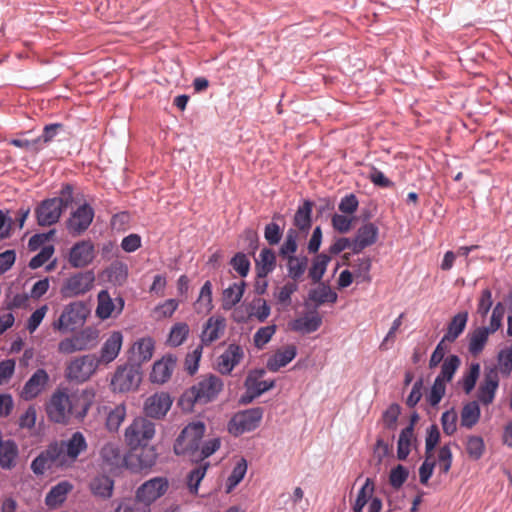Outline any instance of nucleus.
Here are the masks:
<instances>
[{"mask_svg": "<svg viewBox=\"0 0 512 512\" xmlns=\"http://www.w3.org/2000/svg\"><path fill=\"white\" fill-rule=\"evenodd\" d=\"M331 261L330 256L321 253L314 257L312 265L309 268L308 275L314 283L320 282L327 270V266Z\"/></svg>", "mask_w": 512, "mask_h": 512, "instance_id": "39", "label": "nucleus"}, {"mask_svg": "<svg viewBox=\"0 0 512 512\" xmlns=\"http://www.w3.org/2000/svg\"><path fill=\"white\" fill-rule=\"evenodd\" d=\"M73 485L69 481H61L53 486L45 497V504L55 509L61 506L67 499V495L72 491Z\"/></svg>", "mask_w": 512, "mask_h": 512, "instance_id": "27", "label": "nucleus"}, {"mask_svg": "<svg viewBox=\"0 0 512 512\" xmlns=\"http://www.w3.org/2000/svg\"><path fill=\"white\" fill-rule=\"evenodd\" d=\"M126 417V406L121 403L112 408L106 418V428L110 432L118 431L119 427L123 423Z\"/></svg>", "mask_w": 512, "mask_h": 512, "instance_id": "44", "label": "nucleus"}, {"mask_svg": "<svg viewBox=\"0 0 512 512\" xmlns=\"http://www.w3.org/2000/svg\"><path fill=\"white\" fill-rule=\"evenodd\" d=\"M212 308V284L210 281H206L201 287L197 299V309L199 312H210Z\"/></svg>", "mask_w": 512, "mask_h": 512, "instance_id": "51", "label": "nucleus"}, {"mask_svg": "<svg viewBox=\"0 0 512 512\" xmlns=\"http://www.w3.org/2000/svg\"><path fill=\"white\" fill-rule=\"evenodd\" d=\"M19 450L15 441L0 439V467L11 470L16 465Z\"/></svg>", "mask_w": 512, "mask_h": 512, "instance_id": "30", "label": "nucleus"}, {"mask_svg": "<svg viewBox=\"0 0 512 512\" xmlns=\"http://www.w3.org/2000/svg\"><path fill=\"white\" fill-rule=\"evenodd\" d=\"M207 471V465L199 466L192 471L189 472L187 477V485L189 488V491L192 494L198 493V488L200 485V482L204 478Z\"/></svg>", "mask_w": 512, "mask_h": 512, "instance_id": "55", "label": "nucleus"}, {"mask_svg": "<svg viewBox=\"0 0 512 512\" xmlns=\"http://www.w3.org/2000/svg\"><path fill=\"white\" fill-rule=\"evenodd\" d=\"M155 424L145 417L135 418L125 429L124 440L133 450L147 445L155 436Z\"/></svg>", "mask_w": 512, "mask_h": 512, "instance_id": "5", "label": "nucleus"}, {"mask_svg": "<svg viewBox=\"0 0 512 512\" xmlns=\"http://www.w3.org/2000/svg\"><path fill=\"white\" fill-rule=\"evenodd\" d=\"M297 355V348L295 345H287L282 349L277 350L267 360L266 367L271 372H277L280 368L289 364Z\"/></svg>", "mask_w": 512, "mask_h": 512, "instance_id": "26", "label": "nucleus"}, {"mask_svg": "<svg viewBox=\"0 0 512 512\" xmlns=\"http://www.w3.org/2000/svg\"><path fill=\"white\" fill-rule=\"evenodd\" d=\"M270 311V306L266 300L258 298L253 301L251 315L259 322H264L269 317Z\"/></svg>", "mask_w": 512, "mask_h": 512, "instance_id": "59", "label": "nucleus"}, {"mask_svg": "<svg viewBox=\"0 0 512 512\" xmlns=\"http://www.w3.org/2000/svg\"><path fill=\"white\" fill-rule=\"evenodd\" d=\"M91 393L83 391L80 397L69 395L64 389L55 390L45 404L48 419L56 424L66 425L72 416L83 419L91 405Z\"/></svg>", "mask_w": 512, "mask_h": 512, "instance_id": "1", "label": "nucleus"}, {"mask_svg": "<svg viewBox=\"0 0 512 512\" xmlns=\"http://www.w3.org/2000/svg\"><path fill=\"white\" fill-rule=\"evenodd\" d=\"M408 475V470L403 465L399 464L391 470L389 482L393 488L399 489L407 480Z\"/></svg>", "mask_w": 512, "mask_h": 512, "instance_id": "58", "label": "nucleus"}, {"mask_svg": "<svg viewBox=\"0 0 512 512\" xmlns=\"http://www.w3.org/2000/svg\"><path fill=\"white\" fill-rule=\"evenodd\" d=\"M95 258V247L90 240L75 243L69 253V263L74 268H83L92 263Z\"/></svg>", "mask_w": 512, "mask_h": 512, "instance_id": "18", "label": "nucleus"}, {"mask_svg": "<svg viewBox=\"0 0 512 512\" xmlns=\"http://www.w3.org/2000/svg\"><path fill=\"white\" fill-rule=\"evenodd\" d=\"M230 264L241 277H246L250 271L251 264L248 257L244 253H236L235 256L231 259Z\"/></svg>", "mask_w": 512, "mask_h": 512, "instance_id": "56", "label": "nucleus"}, {"mask_svg": "<svg viewBox=\"0 0 512 512\" xmlns=\"http://www.w3.org/2000/svg\"><path fill=\"white\" fill-rule=\"evenodd\" d=\"M124 309V300L121 297L113 299L107 290H101L97 295L96 316L101 320L119 315Z\"/></svg>", "mask_w": 512, "mask_h": 512, "instance_id": "15", "label": "nucleus"}, {"mask_svg": "<svg viewBox=\"0 0 512 512\" xmlns=\"http://www.w3.org/2000/svg\"><path fill=\"white\" fill-rule=\"evenodd\" d=\"M226 319L221 315H214L207 319L200 334L201 344L209 346L219 340L226 330Z\"/></svg>", "mask_w": 512, "mask_h": 512, "instance_id": "20", "label": "nucleus"}, {"mask_svg": "<svg viewBox=\"0 0 512 512\" xmlns=\"http://www.w3.org/2000/svg\"><path fill=\"white\" fill-rule=\"evenodd\" d=\"M263 417V409L250 408L236 413L228 423V431L234 436L255 430Z\"/></svg>", "mask_w": 512, "mask_h": 512, "instance_id": "10", "label": "nucleus"}, {"mask_svg": "<svg viewBox=\"0 0 512 512\" xmlns=\"http://www.w3.org/2000/svg\"><path fill=\"white\" fill-rule=\"evenodd\" d=\"M400 415V406L398 404H391L383 413V422L387 429L395 430L397 420Z\"/></svg>", "mask_w": 512, "mask_h": 512, "instance_id": "62", "label": "nucleus"}, {"mask_svg": "<svg viewBox=\"0 0 512 512\" xmlns=\"http://www.w3.org/2000/svg\"><path fill=\"white\" fill-rule=\"evenodd\" d=\"M457 412L454 409H450L442 413L441 424L445 434L452 435L457 430Z\"/></svg>", "mask_w": 512, "mask_h": 512, "instance_id": "57", "label": "nucleus"}, {"mask_svg": "<svg viewBox=\"0 0 512 512\" xmlns=\"http://www.w3.org/2000/svg\"><path fill=\"white\" fill-rule=\"evenodd\" d=\"M499 385L498 373L496 370L491 369L485 373L483 382L478 390V399L485 405L493 402L495 392Z\"/></svg>", "mask_w": 512, "mask_h": 512, "instance_id": "25", "label": "nucleus"}, {"mask_svg": "<svg viewBox=\"0 0 512 512\" xmlns=\"http://www.w3.org/2000/svg\"><path fill=\"white\" fill-rule=\"evenodd\" d=\"M245 291V282L233 283L224 289L222 294V308L226 311L231 310L243 297Z\"/></svg>", "mask_w": 512, "mask_h": 512, "instance_id": "32", "label": "nucleus"}, {"mask_svg": "<svg viewBox=\"0 0 512 512\" xmlns=\"http://www.w3.org/2000/svg\"><path fill=\"white\" fill-rule=\"evenodd\" d=\"M413 439V423H410L399 435L397 444V457L399 460H405L408 457Z\"/></svg>", "mask_w": 512, "mask_h": 512, "instance_id": "38", "label": "nucleus"}, {"mask_svg": "<svg viewBox=\"0 0 512 512\" xmlns=\"http://www.w3.org/2000/svg\"><path fill=\"white\" fill-rule=\"evenodd\" d=\"M176 365V359L171 356H164L160 360L156 361L152 367L150 373V380L153 383L163 384L167 382Z\"/></svg>", "mask_w": 512, "mask_h": 512, "instance_id": "24", "label": "nucleus"}, {"mask_svg": "<svg viewBox=\"0 0 512 512\" xmlns=\"http://www.w3.org/2000/svg\"><path fill=\"white\" fill-rule=\"evenodd\" d=\"M90 488L92 493L95 496L102 497L104 499L110 498L113 493L114 482L108 476L101 475L95 477L91 484Z\"/></svg>", "mask_w": 512, "mask_h": 512, "instance_id": "36", "label": "nucleus"}, {"mask_svg": "<svg viewBox=\"0 0 512 512\" xmlns=\"http://www.w3.org/2000/svg\"><path fill=\"white\" fill-rule=\"evenodd\" d=\"M114 512H151V508L139 500L135 494L134 498L121 500Z\"/></svg>", "mask_w": 512, "mask_h": 512, "instance_id": "47", "label": "nucleus"}, {"mask_svg": "<svg viewBox=\"0 0 512 512\" xmlns=\"http://www.w3.org/2000/svg\"><path fill=\"white\" fill-rule=\"evenodd\" d=\"M287 260L288 276L294 281L299 280L305 273L308 266V258L304 255L291 256L285 258Z\"/></svg>", "mask_w": 512, "mask_h": 512, "instance_id": "35", "label": "nucleus"}, {"mask_svg": "<svg viewBox=\"0 0 512 512\" xmlns=\"http://www.w3.org/2000/svg\"><path fill=\"white\" fill-rule=\"evenodd\" d=\"M312 204L306 201L298 208L294 216V224L302 231H307L311 226Z\"/></svg>", "mask_w": 512, "mask_h": 512, "instance_id": "48", "label": "nucleus"}, {"mask_svg": "<svg viewBox=\"0 0 512 512\" xmlns=\"http://www.w3.org/2000/svg\"><path fill=\"white\" fill-rule=\"evenodd\" d=\"M466 451L471 459H480L485 451L483 438L475 435L469 436L466 441Z\"/></svg>", "mask_w": 512, "mask_h": 512, "instance_id": "53", "label": "nucleus"}, {"mask_svg": "<svg viewBox=\"0 0 512 512\" xmlns=\"http://www.w3.org/2000/svg\"><path fill=\"white\" fill-rule=\"evenodd\" d=\"M61 455L58 442H53L32 461L31 470L36 475H43L47 469L63 467Z\"/></svg>", "mask_w": 512, "mask_h": 512, "instance_id": "12", "label": "nucleus"}, {"mask_svg": "<svg viewBox=\"0 0 512 512\" xmlns=\"http://www.w3.org/2000/svg\"><path fill=\"white\" fill-rule=\"evenodd\" d=\"M123 334L120 331H112L104 340L99 356H96L100 365L112 363L120 354L123 345Z\"/></svg>", "mask_w": 512, "mask_h": 512, "instance_id": "17", "label": "nucleus"}, {"mask_svg": "<svg viewBox=\"0 0 512 512\" xmlns=\"http://www.w3.org/2000/svg\"><path fill=\"white\" fill-rule=\"evenodd\" d=\"M54 247L52 245L44 246L40 252L35 255L29 262L31 269H37L44 265L53 255Z\"/></svg>", "mask_w": 512, "mask_h": 512, "instance_id": "63", "label": "nucleus"}, {"mask_svg": "<svg viewBox=\"0 0 512 512\" xmlns=\"http://www.w3.org/2000/svg\"><path fill=\"white\" fill-rule=\"evenodd\" d=\"M309 300L320 306L326 302L335 303L337 294L329 286L321 285L309 292Z\"/></svg>", "mask_w": 512, "mask_h": 512, "instance_id": "43", "label": "nucleus"}, {"mask_svg": "<svg viewBox=\"0 0 512 512\" xmlns=\"http://www.w3.org/2000/svg\"><path fill=\"white\" fill-rule=\"evenodd\" d=\"M95 283L93 271L77 272L64 280L60 288L62 298H75L91 291Z\"/></svg>", "mask_w": 512, "mask_h": 512, "instance_id": "8", "label": "nucleus"}, {"mask_svg": "<svg viewBox=\"0 0 512 512\" xmlns=\"http://www.w3.org/2000/svg\"><path fill=\"white\" fill-rule=\"evenodd\" d=\"M205 431L206 426L203 422L189 423L176 438L173 447L174 453L178 456H195L199 452L200 442Z\"/></svg>", "mask_w": 512, "mask_h": 512, "instance_id": "3", "label": "nucleus"}, {"mask_svg": "<svg viewBox=\"0 0 512 512\" xmlns=\"http://www.w3.org/2000/svg\"><path fill=\"white\" fill-rule=\"evenodd\" d=\"M276 332V325H268L259 328L253 336V342L256 348L263 349L271 340Z\"/></svg>", "mask_w": 512, "mask_h": 512, "instance_id": "54", "label": "nucleus"}, {"mask_svg": "<svg viewBox=\"0 0 512 512\" xmlns=\"http://www.w3.org/2000/svg\"><path fill=\"white\" fill-rule=\"evenodd\" d=\"M172 403V398L168 393L158 392L145 400L143 411L147 417L161 419L166 416Z\"/></svg>", "mask_w": 512, "mask_h": 512, "instance_id": "14", "label": "nucleus"}, {"mask_svg": "<svg viewBox=\"0 0 512 512\" xmlns=\"http://www.w3.org/2000/svg\"><path fill=\"white\" fill-rule=\"evenodd\" d=\"M100 366L93 354L73 358L66 367L65 376L68 380L83 383L89 380Z\"/></svg>", "mask_w": 512, "mask_h": 512, "instance_id": "7", "label": "nucleus"}, {"mask_svg": "<svg viewBox=\"0 0 512 512\" xmlns=\"http://www.w3.org/2000/svg\"><path fill=\"white\" fill-rule=\"evenodd\" d=\"M264 374L265 371L263 369L253 370L248 374L245 380V387L247 392L251 393V395L247 399L243 398V403L252 401L253 398L260 396L274 387L275 382L273 380H261Z\"/></svg>", "mask_w": 512, "mask_h": 512, "instance_id": "21", "label": "nucleus"}, {"mask_svg": "<svg viewBox=\"0 0 512 512\" xmlns=\"http://www.w3.org/2000/svg\"><path fill=\"white\" fill-rule=\"evenodd\" d=\"M243 358V348L235 343L229 344L227 349L218 357L217 369L221 374L228 375Z\"/></svg>", "mask_w": 512, "mask_h": 512, "instance_id": "22", "label": "nucleus"}, {"mask_svg": "<svg viewBox=\"0 0 512 512\" xmlns=\"http://www.w3.org/2000/svg\"><path fill=\"white\" fill-rule=\"evenodd\" d=\"M88 315L89 309L84 302H70L64 306L59 318L52 323V327L61 333L74 332L84 325Z\"/></svg>", "mask_w": 512, "mask_h": 512, "instance_id": "4", "label": "nucleus"}, {"mask_svg": "<svg viewBox=\"0 0 512 512\" xmlns=\"http://www.w3.org/2000/svg\"><path fill=\"white\" fill-rule=\"evenodd\" d=\"M169 489V481L166 477H154L142 483L136 490L137 498L149 508L159 498L164 496Z\"/></svg>", "mask_w": 512, "mask_h": 512, "instance_id": "11", "label": "nucleus"}, {"mask_svg": "<svg viewBox=\"0 0 512 512\" xmlns=\"http://www.w3.org/2000/svg\"><path fill=\"white\" fill-rule=\"evenodd\" d=\"M94 218V210L88 204H83L74 211L67 220V229L73 236L85 232Z\"/></svg>", "mask_w": 512, "mask_h": 512, "instance_id": "16", "label": "nucleus"}, {"mask_svg": "<svg viewBox=\"0 0 512 512\" xmlns=\"http://www.w3.org/2000/svg\"><path fill=\"white\" fill-rule=\"evenodd\" d=\"M247 461L241 458L235 464L226 482V492L230 493L244 478L247 472Z\"/></svg>", "mask_w": 512, "mask_h": 512, "instance_id": "45", "label": "nucleus"}, {"mask_svg": "<svg viewBox=\"0 0 512 512\" xmlns=\"http://www.w3.org/2000/svg\"><path fill=\"white\" fill-rule=\"evenodd\" d=\"M276 267L275 253L269 248H263L256 259V272L258 277H267Z\"/></svg>", "mask_w": 512, "mask_h": 512, "instance_id": "33", "label": "nucleus"}, {"mask_svg": "<svg viewBox=\"0 0 512 512\" xmlns=\"http://www.w3.org/2000/svg\"><path fill=\"white\" fill-rule=\"evenodd\" d=\"M498 369L503 375H509L512 371V346L499 352Z\"/></svg>", "mask_w": 512, "mask_h": 512, "instance_id": "60", "label": "nucleus"}, {"mask_svg": "<svg viewBox=\"0 0 512 512\" xmlns=\"http://www.w3.org/2000/svg\"><path fill=\"white\" fill-rule=\"evenodd\" d=\"M178 306H179L178 300L167 299L164 302L156 305L153 308L151 315H152L153 319H155L157 321H160V320H163L166 318H170L174 314V312L177 310Z\"/></svg>", "mask_w": 512, "mask_h": 512, "instance_id": "46", "label": "nucleus"}, {"mask_svg": "<svg viewBox=\"0 0 512 512\" xmlns=\"http://www.w3.org/2000/svg\"><path fill=\"white\" fill-rule=\"evenodd\" d=\"M290 512H305L307 509V501L304 500V492L300 487H296L290 497Z\"/></svg>", "mask_w": 512, "mask_h": 512, "instance_id": "64", "label": "nucleus"}, {"mask_svg": "<svg viewBox=\"0 0 512 512\" xmlns=\"http://www.w3.org/2000/svg\"><path fill=\"white\" fill-rule=\"evenodd\" d=\"M481 411L476 401L465 404L461 411V426L471 429L480 419Z\"/></svg>", "mask_w": 512, "mask_h": 512, "instance_id": "37", "label": "nucleus"}, {"mask_svg": "<svg viewBox=\"0 0 512 512\" xmlns=\"http://www.w3.org/2000/svg\"><path fill=\"white\" fill-rule=\"evenodd\" d=\"M58 444L62 454L60 460L63 461V467L73 464L77 457L87 449L86 439L81 432L73 433L68 440Z\"/></svg>", "mask_w": 512, "mask_h": 512, "instance_id": "13", "label": "nucleus"}, {"mask_svg": "<svg viewBox=\"0 0 512 512\" xmlns=\"http://www.w3.org/2000/svg\"><path fill=\"white\" fill-rule=\"evenodd\" d=\"M49 381L50 376L47 371L43 368L37 369L24 384L21 397L26 401L35 399L46 389Z\"/></svg>", "mask_w": 512, "mask_h": 512, "instance_id": "19", "label": "nucleus"}, {"mask_svg": "<svg viewBox=\"0 0 512 512\" xmlns=\"http://www.w3.org/2000/svg\"><path fill=\"white\" fill-rule=\"evenodd\" d=\"M467 321V312H460L456 314L448 324L447 332L442 338L443 341L454 342L465 330Z\"/></svg>", "mask_w": 512, "mask_h": 512, "instance_id": "34", "label": "nucleus"}, {"mask_svg": "<svg viewBox=\"0 0 512 512\" xmlns=\"http://www.w3.org/2000/svg\"><path fill=\"white\" fill-rule=\"evenodd\" d=\"M446 391V383L442 382L440 378H435L434 383L431 387L428 395V402L432 406L439 404Z\"/></svg>", "mask_w": 512, "mask_h": 512, "instance_id": "61", "label": "nucleus"}, {"mask_svg": "<svg viewBox=\"0 0 512 512\" xmlns=\"http://www.w3.org/2000/svg\"><path fill=\"white\" fill-rule=\"evenodd\" d=\"M100 456L103 464L110 471L122 466L124 462L120 445L117 443L105 444L100 451Z\"/></svg>", "mask_w": 512, "mask_h": 512, "instance_id": "28", "label": "nucleus"}, {"mask_svg": "<svg viewBox=\"0 0 512 512\" xmlns=\"http://www.w3.org/2000/svg\"><path fill=\"white\" fill-rule=\"evenodd\" d=\"M141 372L132 364L117 367L112 376L110 386L113 392L126 393L134 391L141 383Z\"/></svg>", "mask_w": 512, "mask_h": 512, "instance_id": "9", "label": "nucleus"}, {"mask_svg": "<svg viewBox=\"0 0 512 512\" xmlns=\"http://www.w3.org/2000/svg\"><path fill=\"white\" fill-rule=\"evenodd\" d=\"M190 328L184 322L175 323L169 332L167 344L171 347H178L182 345L188 338Z\"/></svg>", "mask_w": 512, "mask_h": 512, "instance_id": "41", "label": "nucleus"}, {"mask_svg": "<svg viewBox=\"0 0 512 512\" xmlns=\"http://www.w3.org/2000/svg\"><path fill=\"white\" fill-rule=\"evenodd\" d=\"M321 324L322 318L317 312H312L293 320L290 328L295 332L309 334L317 331Z\"/></svg>", "mask_w": 512, "mask_h": 512, "instance_id": "29", "label": "nucleus"}, {"mask_svg": "<svg viewBox=\"0 0 512 512\" xmlns=\"http://www.w3.org/2000/svg\"><path fill=\"white\" fill-rule=\"evenodd\" d=\"M154 348L155 342L151 337L140 338L132 345V356L139 363L149 361L153 356Z\"/></svg>", "mask_w": 512, "mask_h": 512, "instance_id": "31", "label": "nucleus"}, {"mask_svg": "<svg viewBox=\"0 0 512 512\" xmlns=\"http://www.w3.org/2000/svg\"><path fill=\"white\" fill-rule=\"evenodd\" d=\"M223 389V381L216 375L202 377L190 389H188L182 401H188L190 405L207 404L213 401Z\"/></svg>", "mask_w": 512, "mask_h": 512, "instance_id": "2", "label": "nucleus"}, {"mask_svg": "<svg viewBox=\"0 0 512 512\" xmlns=\"http://www.w3.org/2000/svg\"><path fill=\"white\" fill-rule=\"evenodd\" d=\"M379 230L373 223L362 225L352 241L351 249L354 254H358L366 247L373 245L378 239Z\"/></svg>", "mask_w": 512, "mask_h": 512, "instance_id": "23", "label": "nucleus"}, {"mask_svg": "<svg viewBox=\"0 0 512 512\" xmlns=\"http://www.w3.org/2000/svg\"><path fill=\"white\" fill-rule=\"evenodd\" d=\"M491 332L486 327L475 329L469 337V352L478 355L484 348Z\"/></svg>", "mask_w": 512, "mask_h": 512, "instance_id": "40", "label": "nucleus"}, {"mask_svg": "<svg viewBox=\"0 0 512 512\" xmlns=\"http://www.w3.org/2000/svg\"><path fill=\"white\" fill-rule=\"evenodd\" d=\"M142 449L136 455L140 469L151 468L156 464L158 454L153 446H141Z\"/></svg>", "mask_w": 512, "mask_h": 512, "instance_id": "50", "label": "nucleus"}, {"mask_svg": "<svg viewBox=\"0 0 512 512\" xmlns=\"http://www.w3.org/2000/svg\"><path fill=\"white\" fill-rule=\"evenodd\" d=\"M480 375V364L472 363L469 366V370L464 373L459 384L462 386L465 393L469 394L475 387L477 379Z\"/></svg>", "mask_w": 512, "mask_h": 512, "instance_id": "49", "label": "nucleus"}, {"mask_svg": "<svg viewBox=\"0 0 512 512\" xmlns=\"http://www.w3.org/2000/svg\"><path fill=\"white\" fill-rule=\"evenodd\" d=\"M297 238L298 233L295 229H289L286 233L285 240L280 247L279 254L283 258H288L294 256V253L297 251Z\"/></svg>", "mask_w": 512, "mask_h": 512, "instance_id": "52", "label": "nucleus"}, {"mask_svg": "<svg viewBox=\"0 0 512 512\" xmlns=\"http://www.w3.org/2000/svg\"><path fill=\"white\" fill-rule=\"evenodd\" d=\"M63 195L67 194L66 198L55 197L52 199L44 200L36 209L37 222L41 226H50L58 222L63 209L68 205L71 200L72 189L66 186Z\"/></svg>", "mask_w": 512, "mask_h": 512, "instance_id": "6", "label": "nucleus"}, {"mask_svg": "<svg viewBox=\"0 0 512 512\" xmlns=\"http://www.w3.org/2000/svg\"><path fill=\"white\" fill-rule=\"evenodd\" d=\"M460 364L461 361L457 355H449L443 360L441 372L436 378H440L444 383L450 382L460 367Z\"/></svg>", "mask_w": 512, "mask_h": 512, "instance_id": "42", "label": "nucleus"}]
</instances>
